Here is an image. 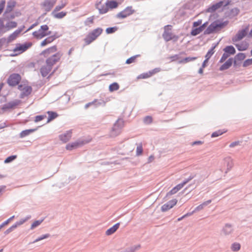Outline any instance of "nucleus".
I'll return each instance as SVG.
<instances>
[{
	"label": "nucleus",
	"instance_id": "obj_1",
	"mask_svg": "<svg viewBox=\"0 0 252 252\" xmlns=\"http://www.w3.org/2000/svg\"><path fill=\"white\" fill-rule=\"evenodd\" d=\"M172 26L168 25L164 27V32L162 34V37L166 42H168L171 40L177 41L178 39V36L174 35L172 32Z\"/></svg>",
	"mask_w": 252,
	"mask_h": 252
},
{
	"label": "nucleus",
	"instance_id": "obj_2",
	"mask_svg": "<svg viewBox=\"0 0 252 252\" xmlns=\"http://www.w3.org/2000/svg\"><path fill=\"white\" fill-rule=\"evenodd\" d=\"M102 32L103 29L101 28H97L93 30L84 39L86 44H90L95 40L102 33Z\"/></svg>",
	"mask_w": 252,
	"mask_h": 252
},
{
	"label": "nucleus",
	"instance_id": "obj_3",
	"mask_svg": "<svg viewBox=\"0 0 252 252\" xmlns=\"http://www.w3.org/2000/svg\"><path fill=\"white\" fill-rule=\"evenodd\" d=\"M124 126V121L122 119H119L114 124L112 127L111 135L115 137L121 132V130Z\"/></svg>",
	"mask_w": 252,
	"mask_h": 252
},
{
	"label": "nucleus",
	"instance_id": "obj_4",
	"mask_svg": "<svg viewBox=\"0 0 252 252\" xmlns=\"http://www.w3.org/2000/svg\"><path fill=\"white\" fill-rule=\"evenodd\" d=\"M32 46V43L31 42H26L24 44H17L13 50V52L15 53L13 56H17L23 53Z\"/></svg>",
	"mask_w": 252,
	"mask_h": 252
},
{
	"label": "nucleus",
	"instance_id": "obj_5",
	"mask_svg": "<svg viewBox=\"0 0 252 252\" xmlns=\"http://www.w3.org/2000/svg\"><path fill=\"white\" fill-rule=\"evenodd\" d=\"M226 24L225 23H219L216 21L213 22L207 27V28L204 31V34H211L215 31L222 28Z\"/></svg>",
	"mask_w": 252,
	"mask_h": 252
},
{
	"label": "nucleus",
	"instance_id": "obj_6",
	"mask_svg": "<svg viewBox=\"0 0 252 252\" xmlns=\"http://www.w3.org/2000/svg\"><path fill=\"white\" fill-rule=\"evenodd\" d=\"M88 142V141L84 139H78L75 142L67 144L65 148L67 150L71 151L80 148Z\"/></svg>",
	"mask_w": 252,
	"mask_h": 252
},
{
	"label": "nucleus",
	"instance_id": "obj_7",
	"mask_svg": "<svg viewBox=\"0 0 252 252\" xmlns=\"http://www.w3.org/2000/svg\"><path fill=\"white\" fill-rule=\"evenodd\" d=\"M48 27L46 25H42L37 31L32 33L33 36L37 39H40L48 34Z\"/></svg>",
	"mask_w": 252,
	"mask_h": 252
},
{
	"label": "nucleus",
	"instance_id": "obj_8",
	"mask_svg": "<svg viewBox=\"0 0 252 252\" xmlns=\"http://www.w3.org/2000/svg\"><path fill=\"white\" fill-rule=\"evenodd\" d=\"M21 80V77L20 74L13 73L8 78L7 83L10 86H15L20 83Z\"/></svg>",
	"mask_w": 252,
	"mask_h": 252
},
{
	"label": "nucleus",
	"instance_id": "obj_9",
	"mask_svg": "<svg viewBox=\"0 0 252 252\" xmlns=\"http://www.w3.org/2000/svg\"><path fill=\"white\" fill-rule=\"evenodd\" d=\"M135 12V10L132 9L131 6H127L121 12L116 15L118 18L124 19L132 15Z\"/></svg>",
	"mask_w": 252,
	"mask_h": 252
},
{
	"label": "nucleus",
	"instance_id": "obj_10",
	"mask_svg": "<svg viewBox=\"0 0 252 252\" xmlns=\"http://www.w3.org/2000/svg\"><path fill=\"white\" fill-rule=\"evenodd\" d=\"M18 89L21 91V97H24L31 94L32 88L26 84H21L18 86Z\"/></svg>",
	"mask_w": 252,
	"mask_h": 252
},
{
	"label": "nucleus",
	"instance_id": "obj_11",
	"mask_svg": "<svg viewBox=\"0 0 252 252\" xmlns=\"http://www.w3.org/2000/svg\"><path fill=\"white\" fill-rule=\"evenodd\" d=\"M247 32V28L239 30L236 34L232 38V42L234 43L241 40L246 36Z\"/></svg>",
	"mask_w": 252,
	"mask_h": 252
},
{
	"label": "nucleus",
	"instance_id": "obj_12",
	"mask_svg": "<svg viewBox=\"0 0 252 252\" xmlns=\"http://www.w3.org/2000/svg\"><path fill=\"white\" fill-rule=\"evenodd\" d=\"M106 103V101H104L103 99H95L93 101L87 103L85 105V108L87 109L91 105H94V107H97L99 106H105Z\"/></svg>",
	"mask_w": 252,
	"mask_h": 252
},
{
	"label": "nucleus",
	"instance_id": "obj_13",
	"mask_svg": "<svg viewBox=\"0 0 252 252\" xmlns=\"http://www.w3.org/2000/svg\"><path fill=\"white\" fill-rule=\"evenodd\" d=\"M233 232V228L231 224L226 223L221 230V234L226 236L231 234Z\"/></svg>",
	"mask_w": 252,
	"mask_h": 252
},
{
	"label": "nucleus",
	"instance_id": "obj_14",
	"mask_svg": "<svg viewBox=\"0 0 252 252\" xmlns=\"http://www.w3.org/2000/svg\"><path fill=\"white\" fill-rule=\"evenodd\" d=\"M60 59L59 54H56L53 55L51 57L48 58L46 60V64L47 65L52 67V66L56 63Z\"/></svg>",
	"mask_w": 252,
	"mask_h": 252
},
{
	"label": "nucleus",
	"instance_id": "obj_15",
	"mask_svg": "<svg viewBox=\"0 0 252 252\" xmlns=\"http://www.w3.org/2000/svg\"><path fill=\"white\" fill-rule=\"evenodd\" d=\"M95 7L99 11V13L100 14H105L108 11V7L106 4V2L103 4L101 3V1H99L96 3Z\"/></svg>",
	"mask_w": 252,
	"mask_h": 252
},
{
	"label": "nucleus",
	"instance_id": "obj_16",
	"mask_svg": "<svg viewBox=\"0 0 252 252\" xmlns=\"http://www.w3.org/2000/svg\"><path fill=\"white\" fill-rule=\"evenodd\" d=\"M223 165L224 167H226L225 173H227L233 166V159L230 157H226L224 159Z\"/></svg>",
	"mask_w": 252,
	"mask_h": 252
},
{
	"label": "nucleus",
	"instance_id": "obj_17",
	"mask_svg": "<svg viewBox=\"0 0 252 252\" xmlns=\"http://www.w3.org/2000/svg\"><path fill=\"white\" fill-rule=\"evenodd\" d=\"M56 0H45L42 4L45 11H49L55 3Z\"/></svg>",
	"mask_w": 252,
	"mask_h": 252
},
{
	"label": "nucleus",
	"instance_id": "obj_18",
	"mask_svg": "<svg viewBox=\"0 0 252 252\" xmlns=\"http://www.w3.org/2000/svg\"><path fill=\"white\" fill-rule=\"evenodd\" d=\"M223 2L222 1H220L215 4H213L211 6H210L207 10L208 12L212 13L215 12L216 10L220 8L223 5Z\"/></svg>",
	"mask_w": 252,
	"mask_h": 252
},
{
	"label": "nucleus",
	"instance_id": "obj_19",
	"mask_svg": "<svg viewBox=\"0 0 252 252\" xmlns=\"http://www.w3.org/2000/svg\"><path fill=\"white\" fill-rule=\"evenodd\" d=\"M233 62V59L232 58H230L228 59V60L226 61L222 65L220 66V70L223 71L226 69H228L232 64Z\"/></svg>",
	"mask_w": 252,
	"mask_h": 252
},
{
	"label": "nucleus",
	"instance_id": "obj_20",
	"mask_svg": "<svg viewBox=\"0 0 252 252\" xmlns=\"http://www.w3.org/2000/svg\"><path fill=\"white\" fill-rule=\"evenodd\" d=\"M17 23L14 21H9L5 25H4V30L5 32L7 31L10 30L12 29L16 28L17 27Z\"/></svg>",
	"mask_w": 252,
	"mask_h": 252
},
{
	"label": "nucleus",
	"instance_id": "obj_21",
	"mask_svg": "<svg viewBox=\"0 0 252 252\" xmlns=\"http://www.w3.org/2000/svg\"><path fill=\"white\" fill-rule=\"evenodd\" d=\"M120 225V222H118L114 225L112 227L107 229L105 232L106 235H110L115 232L119 228Z\"/></svg>",
	"mask_w": 252,
	"mask_h": 252
},
{
	"label": "nucleus",
	"instance_id": "obj_22",
	"mask_svg": "<svg viewBox=\"0 0 252 252\" xmlns=\"http://www.w3.org/2000/svg\"><path fill=\"white\" fill-rule=\"evenodd\" d=\"M62 8V6H57L55 9L53 11L52 14L53 16L57 18H62L63 17V12H59Z\"/></svg>",
	"mask_w": 252,
	"mask_h": 252
},
{
	"label": "nucleus",
	"instance_id": "obj_23",
	"mask_svg": "<svg viewBox=\"0 0 252 252\" xmlns=\"http://www.w3.org/2000/svg\"><path fill=\"white\" fill-rule=\"evenodd\" d=\"M235 46L239 51H245L249 47V44L246 41H243L239 44H235Z\"/></svg>",
	"mask_w": 252,
	"mask_h": 252
},
{
	"label": "nucleus",
	"instance_id": "obj_24",
	"mask_svg": "<svg viewBox=\"0 0 252 252\" xmlns=\"http://www.w3.org/2000/svg\"><path fill=\"white\" fill-rule=\"evenodd\" d=\"M212 202V200L210 199L204 202L202 204H200L198 206H197L194 210L192 211V213H194L196 212H198L201 210H202L205 206L209 205Z\"/></svg>",
	"mask_w": 252,
	"mask_h": 252
},
{
	"label": "nucleus",
	"instance_id": "obj_25",
	"mask_svg": "<svg viewBox=\"0 0 252 252\" xmlns=\"http://www.w3.org/2000/svg\"><path fill=\"white\" fill-rule=\"evenodd\" d=\"M51 70V67L47 65L42 66L40 69V72L42 75L44 77L46 76Z\"/></svg>",
	"mask_w": 252,
	"mask_h": 252
},
{
	"label": "nucleus",
	"instance_id": "obj_26",
	"mask_svg": "<svg viewBox=\"0 0 252 252\" xmlns=\"http://www.w3.org/2000/svg\"><path fill=\"white\" fill-rule=\"evenodd\" d=\"M20 32V30H16L14 32H13L11 34H10L8 36L7 38L8 42H11L15 40L18 37Z\"/></svg>",
	"mask_w": 252,
	"mask_h": 252
},
{
	"label": "nucleus",
	"instance_id": "obj_27",
	"mask_svg": "<svg viewBox=\"0 0 252 252\" xmlns=\"http://www.w3.org/2000/svg\"><path fill=\"white\" fill-rule=\"evenodd\" d=\"M57 49L55 47H52L43 51L41 54L44 57H47L50 53H55Z\"/></svg>",
	"mask_w": 252,
	"mask_h": 252
},
{
	"label": "nucleus",
	"instance_id": "obj_28",
	"mask_svg": "<svg viewBox=\"0 0 252 252\" xmlns=\"http://www.w3.org/2000/svg\"><path fill=\"white\" fill-rule=\"evenodd\" d=\"M16 5V2L14 0H10L7 2V5L6 8V12H11Z\"/></svg>",
	"mask_w": 252,
	"mask_h": 252
},
{
	"label": "nucleus",
	"instance_id": "obj_29",
	"mask_svg": "<svg viewBox=\"0 0 252 252\" xmlns=\"http://www.w3.org/2000/svg\"><path fill=\"white\" fill-rule=\"evenodd\" d=\"M223 51L228 53L229 55H233L236 52L234 47L232 45L227 46L223 49Z\"/></svg>",
	"mask_w": 252,
	"mask_h": 252
},
{
	"label": "nucleus",
	"instance_id": "obj_30",
	"mask_svg": "<svg viewBox=\"0 0 252 252\" xmlns=\"http://www.w3.org/2000/svg\"><path fill=\"white\" fill-rule=\"evenodd\" d=\"M106 4L108 7V9L111 8H117L118 6V3L117 1L114 0H107Z\"/></svg>",
	"mask_w": 252,
	"mask_h": 252
},
{
	"label": "nucleus",
	"instance_id": "obj_31",
	"mask_svg": "<svg viewBox=\"0 0 252 252\" xmlns=\"http://www.w3.org/2000/svg\"><path fill=\"white\" fill-rule=\"evenodd\" d=\"M35 130H36V129H27V130H23L20 134V137H21V138L24 137L29 135L32 132H34Z\"/></svg>",
	"mask_w": 252,
	"mask_h": 252
},
{
	"label": "nucleus",
	"instance_id": "obj_32",
	"mask_svg": "<svg viewBox=\"0 0 252 252\" xmlns=\"http://www.w3.org/2000/svg\"><path fill=\"white\" fill-rule=\"evenodd\" d=\"M72 129L67 130L64 133V143L69 141L72 136Z\"/></svg>",
	"mask_w": 252,
	"mask_h": 252
},
{
	"label": "nucleus",
	"instance_id": "obj_33",
	"mask_svg": "<svg viewBox=\"0 0 252 252\" xmlns=\"http://www.w3.org/2000/svg\"><path fill=\"white\" fill-rule=\"evenodd\" d=\"M119 88V85L117 83L114 82L109 85V90L110 92H112L118 90Z\"/></svg>",
	"mask_w": 252,
	"mask_h": 252
},
{
	"label": "nucleus",
	"instance_id": "obj_34",
	"mask_svg": "<svg viewBox=\"0 0 252 252\" xmlns=\"http://www.w3.org/2000/svg\"><path fill=\"white\" fill-rule=\"evenodd\" d=\"M197 59V57H186L179 61V63H186L189 62L193 61Z\"/></svg>",
	"mask_w": 252,
	"mask_h": 252
},
{
	"label": "nucleus",
	"instance_id": "obj_35",
	"mask_svg": "<svg viewBox=\"0 0 252 252\" xmlns=\"http://www.w3.org/2000/svg\"><path fill=\"white\" fill-rule=\"evenodd\" d=\"M241 248V245L238 243H234L231 245V250L234 252L239 251Z\"/></svg>",
	"mask_w": 252,
	"mask_h": 252
},
{
	"label": "nucleus",
	"instance_id": "obj_36",
	"mask_svg": "<svg viewBox=\"0 0 252 252\" xmlns=\"http://www.w3.org/2000/svg\"><path fill=\"white\" fill-rule=\"evenodd\" d=\"M54 40V38L53 37H49L46 38L41 43V46H44L47 44L51 43Z\"/></svg>",
	"mask_w": 252,
	"mask_h": 252
},
{
	"label": "nucleus",
	"instance_id": "obj_37",
	"mask_svg": "<svg viewBox=\"0 0 252 252\" xmlns=\"http://www.w3.org/2000/svg\"><path fill=\"white\" fill-rule=\"evenodd\" d=\"M246 58V55L244 53H239L237 54L234 57V58L238 61H241L244 60Z\"/></svg>",
	"mask_w": 252,
	"mask_h": 252
},
{
	"label": "nucleus",
	"instance_id": "obj_38",
	"mask_svg": "<svg viewBox=\"0 0 252 252\" xmlns=\"http://www.w3.org/2000/svg\"><path fill=\"white\" fill-rule=\"evenodd\" d=\"M48 114L49 115V117L47 121L48 123L50 122L57 117V114L53 112L48 111Z\"/></svg>",
	"mask_w": 252,
	"mask_h": 252
},
{
	"label": "nucleus",
	"instance_id": "obj_39",
	"mask_svg": "<svg viewBox=\"0 0 252 252\" xmlns=\"http://www.w3.org/2000/svg\"><path fill=\"white\" fill-rule=\"evenodd\" d=\"M216 46V45L212 47L207 53L205 58L207 59H209L211 56L213 55V54L214 53V49L215 48Z\"/></svg>",
	"mask_w": 252,
	"mask_h": 252
},
{
	"label": "nucleus",
	"instance_id": "obj_40",
	"mask_svg": "<svg viewBox=\"0 0 252 252\" xmlns=\"http://www.w3.org/2000/svg\"><path fill=\"white\" fill-rule=\"evenodd\" d=\"M94 16H92L90 17L87 18V19L84 22V24L86 26H89L90 24H93L94 23Z\"/></svg>",
	"mask_w": 252,
	"mask_h": 252
},
{
	"label": "nucleus",
	"instance_id": "obj_41",
	"mask_svg": "<svg viewBox=\"0 0 252 252\" xmlns=\"http://www.w3.org/2000/svg\"><path fill=\"white\" fill-rule=\"evenodd\" d=\"M118 30V28L117 27H110L108 28L106 30V32L107 34H111L114 33Z\"/></svg>",
	"mask_w": 252,
	"mask_h": 252
},
{
	"label": "nucleus",
	"instance_id": "obj_42",
	"mask_svg": "<svg viewBox=\"0 0 252 252\" xmlns=\"http://www.w3.org/2000/svg\"><path fill=\"white\" fill-rule=\"evenodd\" d=\"M202 32L201 31V29L198 28H195L194 29H192L191 30V32H190L191 35L192 36H196Z\"/></svg>",
	"mask_w": 252,
	"mask_h": 252
},
{
	"label": "nucleus",
	"instance_id": "obj_43",
	"mask_svg": "<svg viewBox=\"0 0 252 252\" xmlns=\"http://www.w3.org/2000/svg\"><path fill=\"white\" fill-rule=\"evenodd\" d=\"M224 132H225L224 131H222L221 130H217V131H216L213 132L212 135H211V137H218V136H219L220 135H221V134H222Z\"/></svg>",
	"mask_w": 252,
	"mask_h": 252
},
{
	"label": "nucleus",
	"instance_id": "obj_44",
	"mask_svg": "<svg viewBox=\"0 0 252 252\" xmlns=\"http://www.w3.org/2000/svg\"><path fill=\"white\" fill-rule=\"evenodd\" d=\"M42 221H43V220L34 221L32 223L31 227V229H34L35 227L39 225Z\"/></svg>",
	"mask_w": 252,
	"mask_h": 252
},
{
	"label": "nucleus",
	"instance_id": "obj_45",
	"mask_svg": "<svg viewBox=\"0 0 252 252\" xmlns=\"http://www.w3.org/2000/svg\"><path fill=\"white\" fill-rule=\"evenodd\" d=\"M140 55H137L134 56H132L129 58H128L126 61V63L127 64H130L135 62V59L137 57H139Z\"/></svg>",
	"mask_w": 252,
	"mask_h": 252
},
{
	"label": "nucleus",
	"instance_id": "obj_46",
	"mask_svg": "<svg viewBox=\"0 0 252 252\" xmlns=\"http://www.w3.org/2000/svg\"><path fill=\"white\" fill-rule=\"evenodd\" d=\"M177 203V200L176 199H174L172 200H171L167 202L168 205H169V207H170L171 208L173 207Z\"/></svg>",
	"mask_w": 252,
	"mask_h": 252
},
{
	"label": "nucleus",
	"instance_id": "obj_47",
	"mask_svg": "<svg viewBox=\"0 0 252 252\" xmlns=\"http://www.w3.org/2000/svg\"><path fill=\"white\" fill-rule=\"evenodd\" d=\"M143 152V148L142 144L141 143L139 146L137 147L136 148V155L139 156Z\"/></svg>",
	"mask_w": 252,
	"mask_h": 252
},
{
	"label": "nucleus",
	"instance_id": "obj_48",
	"mask_svg": "<svg viewBox=\"0 0 252 252\" xmlns=\"http://www.w3.org/2000/svg\"><path fill=\"white\" fill-rule=\"evenodd\" d=\"M252 64V58L249 59L244 61L243 64L244 67H247Z\"/></svg>",
	"mask_w": 252,
	"mask_h": 252
},
{
	"label": "nucleus",
	"instance_id": "obj_49",
	"mask_svg": "<svg viewBox=\"0 0 252 252\" xmlns=\"http://www.w3.org/2000/svg\"><path fill=\"white\" fill-rule=\"evenodd\" d=\"M230 55L227 53L226 52H225L223 54L222 56H221L219 62L220 63H223L224 61H225L226 59Z\"/></svg>",
	"mask_w": 252,
	"mask_h": 252
},
{
	"label": "nucleus",
	"instance_id": "obj_50",
	"mask_svg": "<svg viewBox=\"0 0 252 252\" xmlns=\"http://www.w3.org/2000/svg\"><path fill=\"white\" fill-rule=\"evenodd\" d=\"M170 209V207H169V205H168L167 203L163 204L161 207V210L162 212H166Z\"/></svg>",
	"mask_w": 252,
	"mask_h": 252
},
{
	"label": "nucleus",
	"instance_id": "obj_51",
	"mask_svg": "<svg viewBox=\"0 0 252 252\" xmlns=\"http://www.w3.org/2000/svg\"><path fill=\"white\" fill-rule=\"evenodd\" d=\"M16 157H17L16 156H10L5 159L4 162L5 163H9V162L13 161V160H14L16 158Z\"/></svg>",
	"mask_w": 252,
	"mask_h": 252
},
{
	"label": "nucleus",
	"instance_id": "obj_52",
	"mask_svg": "<svg viewBox=\"0 0 252 252\" xmlns=\"http://www.w3.org/2000/svg\"><path fill=\"white\" fill-rule=\"evenodd\" d=\"M144 122L145 124H149L152 122V118L151 116H146L144 119Z\"/></svg>",
	"mask_w": 252,
	"mask_h": 252
},
{
	"label": "nucleus",
	"instance_id": "obj_53",
	"mask_svg": "<svg viewBox=\"0 0 252 252\" xmlns=\"http://www.w3.org/2000/svg\"><path fill=\"white\" fill-rule=\"evenodd\" d=\"M4 32V23L2 20L0 19V35Z\"/></svg>",
	"mask_w": 252,
	"mask_h": 252
},
{
	"label": "nucleus",
	"instance_id": "obj_54",
	"mask_svg": "<svg viewBox=\"0 0 252 252\" xmlns=\"http://www.w3.org/2000/svg\"><path fill=\"white\" fill-rule=\"evenodd\" d=\"M49 236L50 235L48 234H45V235L38 238L37 239H36L34 241L33 243H36V242L41 241L44 239L47 238L49 237Z\"/></svg>",
	"mask_w": 252,
	"mask_h": 252
},
{
	"label": "nucleus",
	"instance_id": "obj_55",
	"mask_svg": "<svg viewBox=\"0 0 252 252\" xmlns=\"http://www.w3.org/2000/svg\"><path fill=\"white\" fill-rule=\"evenodd\" d=\"M45 117H46V116H44V115L36 116L35 118L34 121H35V122H39V121L43 120Z\"/></svg>",
	"mask_w": 252,
	"mask_h": 252
},
{
	"label": "nucleus",
	"instance_id": "obj_56",
	"mask_svg": "<svg viewBox=\"0 0 252 252\" xmlns=\"http://www.w3.org/2000/svg\"><path fill=\"white\" fill-rule=\"evenodd\" d=\"M5 4V1L2 0L0 1V14L2 13Z\"/></svg>",
	"mask_w": 252,
	"mask_h": 252
},
{
	"label": "nucleus",
	"instance_id": "obj_57",
	"mask_svg": "<svg viewBox=\"0 0 252 252\" xmlns=\"http://www.w3.org/2000/svg\"><path fill=\"white\" fill-rule=\"evenodd\" d=\"M151 76V73H149V74L148 73H144V74H140L139 77H138V78H143V79H145V78H147L149 77H150Z\"/></svg>",
	"mask_w": 252,
	"mask_h": 252
},
{
	"label": "nucleus",
	"instance_id": "obj_58",
	"mask_svg": "<svg viewBox=\"0 0 252 252\" xmlns=\"http://www.w3.org/2000/svg\"><path fill=\"white\" fill-rule=\"evenodd\" d=\"M17 227V225H13L11 226L10 228H9L8 229L6 230L5 232V234H8L11 231H12L14 229L16 228Z\"/></svg>",
	"mask_w": 252,
	"mask_h": 252
},
{
	"label": "nucleus",
	"instance_id": "obj_59",
	"mask_svg": "<svg viewBox=\"0 0 252 252\" xmlns=\"http://www.w3.org/2000/svg\"><path fill=\"white\" fill-rule=\"evenodd\" d=\"M28 219H29V218L25 219H22V220H20L19 221L17 222L14 225H17V226L22 225L25 222H26L28 220Z\"/></svg>",
	"mask_w": 252,
	"mask_h": 252
},
{
	"label": "nucleus",
	"instance_id": "obj_60",
	"mask_svg": "<svg viewBox=\"0 0 252 252\" xmlns=\"http://www.w3.org/2000/svg\"><path fill=\"white\" fill-rule=\"evenodd\" d=\"M240 142L239 141L233 142L229 145V147L233 148L236 146L240 145Z\"/></svg>",
	"mask_w": 252,
	"mask_h": 252
},
{
	"label": "nucleus",
	"instance_id": "obj_61",
	"mask_svg": "<svg viewBox=\"0 0 252 252\" xmlns=\"http://www.w3.org/2000/svg\"><path fill=\"white\" fill-rule=\"evenodd\" d=\"M177 191H176L175 187H174L170 191L167 193V196L171 195L176 193Z\"/></svg>",
	"mask_w": 252,
	"mask_h": 252
},
{
	"label": "nucleus",
	"instance_id": "obj_62",
	"mask_svg": "<svg viewBox=\"0 0 252 252\" xmlns=\"http://www.w3.org/2000/svg\"><path fill=\"white\" fill-rule=\"evenodd\" d=\"M202 24V20H198V21L194 22L193 24L194 27H197L200 26Z\"/></svg>",
	"mask_w": 252,
	"mask_h": 252
},
{
	"label": "nucleus",
	"instance_id": "obj_63",
	"mask_svg": "<svg viewBox=\"0 0 252 252\" xmlns=\"http://www.w3.org/2000/svg\"><path fill=\"white\" fill-rule=\"evenodd\" d=\"M161 69L160 68H155L152 71H150V73H151V75L156 73H158L159 71H160Z\"/></svg>",
	"mask_w": 252,
	"mask_h": 252
},
{
	"label": "nucleus",
	"instance_id": "obj_64",
	"mask_svg": "<svg viewBox=\"0 0 252 252\" xmlns=\"http://www.w3.org/2000/svg\"><path fill=\"white\" fill-rule=\"evenodd\" d=\"M196 176V174L194 173H191L190 176L187 178L188 181L189 182L191 181L192 179H193Z\"/></svg>",
	"mask_w": 252,
	"mask_h": 252
}]
</instances>
